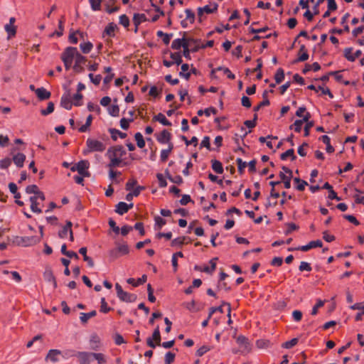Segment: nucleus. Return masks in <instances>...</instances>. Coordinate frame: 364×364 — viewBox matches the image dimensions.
I'll return each mask as SVG.
<instances>
[{
	"instance_id": "nucleus-40",
	"label": "nucleus",
	"mask_w": 364,
	"mask_h": 364,
	"mask_svg": "<svg viewBox=\"0 0 364 364\" xmlns=\"http://www.w3.org/2000/svg\"><path fill=\"white\" fill-rule=\"evenodd\" d=\"M80 48L82 53H88L91 51L92 48V44L90 42L82 43H80Z\"/></svg>"
},
{
	"instance_id": "nucleus-60",
	"label": "nucleus",
	"mask_w": 364,
	"mask_h": 364,
	"mask_svg": "<svg viewBox=\"0 0 364 364\" xmlns=\"http://www.w3.org/2000/svg\"><path fill=\"white\" fill-rule=\"evenodd\" d=\"M26 191L27 193H34L36 196L38 194L39 189L36 185H30L26 187Z\"/></svg>"
},
{
	"instance_id": "nucleus-20",
	"label": "nucleus",
	"mask_w": 364,
	"mask_h": 364,
	"mask_svg": "<svg viewBox=\"0 0 364 364\" xmlns=\"http://www.w3.org/2000/svg\"><path fill=\"white\" fill-rule=\"evenodd\" d=\"M96 314H97V312L95 310H93L89 313L82 312L80 314V320L82 323H86L90 318L95 316Z\"/></svg>"
},
{
	"instance_id": "nucleus-5",
	"label": "nucleus",
	"mask_w": 364,
	"mask_h": 364,
	"mask_svg": "<svg viewBox=\"0 0 364 364\" xmlns=\"http://www.w3.org/2000/svg\"><path fill=\"white\" fill-rule=\"evenodd\" d=\"M16 242L18 245H22L23 247H28L34 245L38 243L41 241V237L35 236H25V237H16Z\"/></svg>"
},
{
	"instance_id": "nucleus-50",
	"label": "nucleus",
	"mask_w": 364,
	"mask_h": 364,
	"mask_svg": "<svg viewBox=\"0 0 364 364\" xmlns=\"http://www.w3.org/2000/svg\"><path fill=\"white\" fill-rule=\"evenodd\" d=\"M54 104L52 102H48L47 108L41 111V114L46 116L51 114L54 111Z\"/></svg>"
},
{
	"instance_id": "nucleus-15",
	"label": "nucleus",
	"mask_w": 364,
	"mask_h": 364,
	"mask_svg": "<svg viewBox=\"0 0 364 364\" xmlns=\"http://www.w3.org/2000/svg\"><path fill=\"white\" fill-rule=\"evenodd\" d=\"M36 94L40 100H48L51 95L50 92L43 87L37 88Z\"/></svg>"
},
{
	"instance_id": "nucleus-30",
	"label": "nucleus",
	"mask_w": 364,
	"mask_h": 364,
	"mask_svg": "<svg viewBox=\"0 0 364 364\" xmlns=\"http://www.w3.org/2000/svg\"><path fill=\"white\" fill-rule=\"evenodd\" d=\"M146 21V15L144 14H135L133 17V21L136 26L139 25L141 23Z\"/></svg>"
},
{
	"instance_id": "nucleus-22",
	"label": "nucleus",
	"mask_w": 364,
	"mask_h": 364,
	"mask_svg": "<svg viewBox=\"0 0 364 364\" xmlns=\"http://www.w3.org/2000/svg\"><path fill=\"white\" fill-rule=\"evenodd\" d=\"M79 252H80V254H81L83 256L84 261L87 262V264L90 267H93L94 266L93 260L92 259V258H90V257H88L87 255V248L86 247H81L79 250Z\"/></svg>"
},
{
	"instance_id": "nucleus-33",
	"label": "nucleus",
	"mask_w": 364,
	"mask_h": 364,
	"mask_svg": "<svg viewBox=\"0 0 364 364\" xmlns=\"http://www.w3.org/2000/svg\"><path fill=\"white\" fill-rule=\"evenodd\" d=\"M217 257L213 258L210 261V267L206 266L203 268V271L205 273L211 274L216 268Z\"/></svg>"
},
{
	"instance_id": "nucleus-7",
	"label": "nucleus",
	"mask_w": 364,
	"mask_h": 364,
	"mask_svg": "<svg viewBox=\"0 0 364 364\" xmlns=\"http://www.w3.org/2000/svg\"><path fill=\"white\" fill-rule=\"evenodd\" d=\"M126 154L122 146H115L110 147L107 152L108 158L121 159Z\"/></svg>"
},
{
	"instance_id": "nucleus-42",
	"label": "nucleus",
	"mask_w": 364,
	"mask_h": 364,
	"mask_svg": "<svg viewBox=\"0 0 364 364\" xmlns=\"http://www.w3.org/2000/svg\"><path fill=\"white\" fill-rule=\"evenodd\" d=\"M298 341H299V339L296 338H292L291 340L290 341H288L287 342H284L282 346L284 348H287V349H289V348H291L292 347H294V346H296L297 343H298Z\"/></svg>"
},
{
	"instance_id": "nucleus-11",
	"label": "nucleus",
	"mask_w": 364,
	"mask_h": 364,
	"mask_svg": "<svg viewBox=\"0 0 364 364\" xmlns=\"http://www.w3.org/2000/svg\"><path fill=\"white\" fill-rule=\"evenodd\" d=\"M75 356L78 358L80 364H90L92 360V353L77 352Z\"/></svg>"
},
{
	"instance_id": "nucleus-51",
	"label": "nucleus",
	"mask_w": 364,
	"mask_h": 364,
	"mask_svg": "<svg viewBox=\"0 0 364 364\" xmlns=\"http://www.w3.org/2000/svg\"><path fill=\"white\" fill-rule=\"evenodd\" d=\"M109 114L113 117H117L119 113V106L117 105H113L108 108Z\"/></svg>"
},
{
	"instance_id": "nucleus-54",
	"label": "nucleus",
	"mask_w": 364,
	"mask_h": 364,
	"mask_svg": "<svg viewBox=\"0 0 364 364\" xmlns=\"http://www.w3.org/2000/svg\"><path fill=\"white\" fill-rule=\"evenodd\" d=\"M181 139L185 142V144L187 146H189L191 144L196 146L198 144V138L196 136H193L191 140H188V139L185 136H182Z\"/></svg>"
},
{
	"instance_id": "nucleus-8",
	"label": "nucleus",
	"mask_w": 364,
	"mask_h": 364,
	"mask_svg": "<svg viewBox=\"0 0 364 364\" xmlns=\"http://www.w3.org/2000/svg\"><path fill=\"white\" fill-rule=\"evenodd\" d=\"M90 166V163L87 160H82L77 163V171L82 176H89L90 173L87 169Z\"/></svg>"
},
{
	"instance_id": "nucleus-43",
	"label": "nucleus",
	"mask_w": 364,
	"mask_h": 364,
	"mask_svg": "<svg viewBox=\"0 0 364 364\" xmlns=\"http://www.w3.org/2000/svg\"><path fill=\"white\" fill-rule=\"evenodd\" d=\"M109 163L108 164L107 166L109 168H113L117 167L122 163V159H116V158H109Z\"/></svg>"
},
{
	"instance_id": "nucleus-2",
	"label": "nucleus",
	"mask_w": 364,
	"mask_h": 364,
	"mask_svg": "<svg viewBox=\"0 0 364 364\" xmlns=\"http://www.w3.org/2000/svg\"><path fill=\"white\" fill-rule=\"evenodd\" d=\"M105 149L106 145L103 142L88 138L86 140V147L82 150V154L86 156L91 152H102Z\"/></svg>"
},
{
	"instance_id": "nucleus-49",
	"label": "nucleus",
	"mask_w": 364,
	"mask_h": 364,
	"mask_svg": "<svg viewBox=\"0 0 364 364\" xmlns=\"http://www.w3.org/2000/svg\"><path fill=\"white\" fill-rule=\"evenodd\" d=\"M3 273L5 274H11L12 276V279L15 280L16 282H20L21 281V277L18 272L14 271L9 272L8 270H4Z\"/></svg>"
},
{
	"instance_id": "nucleus-57",
	"label": "nucleus",
	"mask_w": 364,
	"mask_h": 364,
	"mask_svg": "<svg viewBox=\"0 0 364 364\" xmlns=\"http://www.w3.org/2000/svg\"><path fill=\"white\" fill-rule=\"evenodd\" d=\"M302 124H303V121L297 119L294 122V123L292 125L290 126V129L294 128L295 132H300L301 130Z\"/></svg>"
},
{
	"instance_id": "nucleus-58",
	"label": "nucleus",
	"mask_w": 364,
	"mask_h": 364,
	"mask_svg": "<svg viewBox=\"0 0 364 364\" xmlns=\"http://www.w3.org/2000/svg\"><path fill=\"white\" fill-rule=\"evenodd\" d=\"M82 95L80 93H76L73 97V104L75 106H80L82 105Z\"/></svg>"
},
{
	"instance_id": "nucleus-19",
	"label": "nucleus",
	"mask_w": 364,
	"mask_h": 364,
	"mask_svg": "<svg viewBox=\"0 0 364 364\" xmlns=\"http://www.w3.org/2000/svg\"><path fill=\"white\" fill-rule=\"evenodd\" d=\"M72 223L70 221H68L66 225L62 228L61 230L59 231L58 236L60 238H65L67 235L70 233V231H72Z\"/></svg>"
},
{
	"instance_id": "nucleus-62",
	"label": "nucleus",
	"mask_w": 364,
	"mask_h": 364,
	"mask_svg": "<svg viewBox=\"0 0 364 364\" xmlns=\"http://www.w3.org/2000/svg\"><path fill=\"white\" fill-rule=\"evenodd\" d=\"M184 305L186 308L191 311L196 312L199 311V309L196 307V301L194 300H192L191 302L186 303Z\"/></svg>"
},
{
	"instance_id": "nucleus-34",
	"label": "nucleus",
	"mask_w": 364,
	"mask_h": 364,
	"mask_svg": "<svg viewBox=\"0 0 364 364\" xmlns=\"http://www.w3.org/2000/svg\"><path fill=\"white\" fill-rule=\"evenodd\" d=\"M60 354V352L58 350H50L46 358L51 360L52 362H56L58 360V356Z\"/></svg>"
},
{
	"instance_id": "nucleus-39",
	"label": "nucleus",
	"mask_w": 364,
	"mask_h": 364,
	"mask_svg": "<svg viewBox=\"0 0 364 364\" xmlns=\"http://www.w3.org/2000/svg\"><path fill=\"white\" fill-rule=\"evenodd\" d=\"M173 148V144H170V149H163L161 151L160 158H161V161H166L167 160L168 155L171 152Z\"/></svg>"
},
{
	"instance_id": "nucleus-48",
	"label": "nucleus",
	"mask_w": 364,
	"mask_h": 364,
	"mask_svg": "<svg viewBox=\"0 0 364 364\" xmlns=\"http://www.w3.org/2000/svg\"><path fill=\"white\" fill-rule=\"evenodd\" d=\"M5 31L7 32L9 37L14 36L16 34V30L14 25L6 24L4 26Z\"/></svg>"
},
{
	"instance_id": "nucleus-53",
	"label": "nucleus",
	"mask_w": 364,
	"mask_h": 364,
	"mask_svg": "<svg viewBox=\"0 0 364 364\" xmlns=\"http://www.w3.org/2000/svg\"><path fill=\"white\" fill-rule=\"evenodd\" d=\"M88 76L91 82L95 85H98L102 80V76L100 75H94L92 73H90Z\"/></svg>"
},
{
	"instance_id": "nucleus-10",
	"label": "nucleus",
	"mask_w": 364,
	"mask_h": 364,
	"mask_svg": "<svg viewBox=\"0 0 364 364\" xmlns=\"http://www.w3.org/2000/svg\"><path fill=\"white\" fill-rule=\"evenodd\" d=\"M87 60L85 57L82 55L80 53L75 58V63L73 66V70L77 73H81L84 71V68L82 67V64L86 63Z\"/></svg>"
},
{
	"instance_id": "nucleus-18",
	"label": "nucleus",
	"mask_w": 364,
	"mask_h": 364,
	"mask_svg": "<svg viewBox=\"0 0 364 364\" xmlns=\"http://www.w3.org/2000/svg\"><path fill=\"white\" fill-rule=\"evenodd\" d=\"M43 277L46 281L52 282L54 288L57 287V282L51 269H46L43 274Z\"/></svg>"
},
{
	"instance_id": "nucleus-32",
	"label": "nucleus",
	"mask_w": 364,
	"mask_h": 364,
	"mask_svg": "<svg viewBox=\"0 0 364 364\" xmlns=\"http://www.w3.org/2000/svg\"><path fill=\"white\" fill-rule=\"evenodd\" d=\"M158 37H162L163 42L164 44L168 45L170 43L171 38L173 36V33H165L162 31H158L156 33Z\"/></svg>"
},
{
	"instance_id": "nucleus-44",
	"label": "nucleus",
	"mask_w": 364,
	"mask_h": 364,
	"mask_svg": "<svg viewBox=\"0 0 364 364\" xmlns=\"http://www.w3.org/2000/svg\"><path fill=\"white\" fill-rule=\"evenodd\" d=\"M353 48H346L344 49V56L345 58L351 62L355 61V58H353V55L352 54Z\"/></svg>"
},
{
	"instance_id": "nucleus-9",
	"label": "nucleus",
	"mask_w": 364,
	"mask_h": 364,
	"mask_svg": "<svg viewBox=\"0 0 364 364\" xmlns=\"http://www.w3.org/2000/svg\"><path fill=\"white\" fill-rule=\"evenodd\" d=\"M60 105L68 110L71 109L73 104L71 100L70 92L69 90H66V92L63 95L60 100Z\"/></svg>"
},
{
	"instance_id": "nucleus-31",
	"label": "nucleus",
	"mask_w": 364,
	"mask_h": 364,
	"mask_svg": "<svg viewBox=\"0 0 364 364\" xmlns=\"http://www.w3.org/2000/svg\"><path fill=\"white\" fill-rule=\"evenodd\" d=\"M189 70V65L188 64H183L181 65V71L179 73V75L182 77H184L186 80H188L191 76V73L188 72Z\"/></svg>"
},
{
	"instance_id": "nucleus-36",
	"label": "nucleus",
	"mask_w": 364,
	"mask_h": 364,
	"mask_svg": "<svg viewBox=\"0 0 364 364\" xmlns=\"http://www.w3.org/2000/svg\"><path fill=\"white\" fill-rule=\"evenodd\" d=\"M135 140L136 141L138 147L142 149L145 146V141L142 134L140 132H137L134 135Z\"/></svg>"
},
{
	"instance_id": "nucleus-37",
	"label": "nucleus",
	"mask_w": 364,
	"mask_h": 364,
	"mask_svg": "<svg viewBox=\"0 0 364 364\" xmlns=\"http://www.w3.org/2000/svg\"><path fill=\"white\" fill-rule=\"evenodd\" d=\"M274 79L276 83H281L284 79V72L282 68H279L275 74Z\"/></svg>"
},
{
	"instance_id": "nucleus-61",
	"label": "nucleus",
	"mask_w": 364,
	"mask_h": 364,
	"mask_svg": "<svg viewBox=\"0 0 364 364\" xmlns=\"http://www.w3.org/2000/svg\"><path fill=\"white\" fill-rule=\"evenodd\" d=\"M186 239V237L175 238L171 241V245L181 247L184 243Z\"/></svg>"
},
{
	"instance_id": "nucleus-64",
	"label": "nucleus",
	"mask_w": 364,
	"mask_h": 364,
	"mask_svg": "<svg viewBox=\"0 0 364 364\" xmlns=\"http://www.w3.org/2000/svg\"><path fill=\"white\" fill-rule=\"evenodd\" d=\"M299 269L301 272H303V271L310 272V271H311V267L309 263H308L306 262H301L299 267Z\"/></svg>"
},
{
	"instance_id": "nucleus-46",
	"label": "nucleus",
	"mask_w": 364,
	"mask_h": 364,
	"mask_svg": "<svg viewBox=\"0 0 364 364\" xmlns=\"http://www.w3.org/2000/svg\"><path fill=\"white\" fill-rule=\"evenodd\" d=\"M92 358L96 359L99 364H103L106 363V359L102 353H92Z\"/></svg>"
},
{
	"instance_id": "nucleus-6",
	"label": "nucleus",
	"mask_w": 364,
	"mask_h": 364,
	"mask_svg": "<svg viewBox=\"0 0 364 364\" xmlns=\"http://www.w3.org/2000/svg\"><path fill=\"white\" fill-rule=\"evenodd\" d=\"M80 53L75 47H68L61 55L62 60H68L73 63V59H75Z\"/></svg>"
},
{
	"instance_id": "nucleus-17",
	"label": "nucleus",
	"mask_w": 364,
	"mask_h": 364,
	"mask_svg": "<svg viewBox=\"0 0 364 364\" xmlns=\"http://www.w3.org/2000/svg\"><path fill=\"white\" fill-rule=\"evenodd\" d=\"M171 137V134L166 129L163 130L157 136V141L161 144L168 143Z\"/></svg>"
},
{
	"instance_id": "nucleus-29",
	"label": "nucleus",
	"mask_w": 364,
	"mask_h": 364,
	"mask_svg": "<svg viewBox=\"0 0 364 364\" xmlns=\"http://www.w3.org/2000/svg\"><path fill=\"white\" fill-rule=\"evenodd\" d=\"M147 279L146 275L144 274L141 278L138 279V282H136L134 278H129L127 279V283L129 284H132L134 287H137L139 284H144L146 282Z\"/></svg>"
},
{
	"instance_id": "nucleus-55",
	"label": "nucleus",
	"mask_w": 364,
	"mask_h": 364,
	"mask_svg": "<svg viewBox=\"0 0 364 364\" xmlns=\"http://www.w3.org/2000/svg\"><path fill=\"white\" fill-rule=\"evenodd\" d=\"M12 160L10 158H5L0 161V168L6 169L11 164Z\"/></svg>"
},
{
	"instance_id": "nucleus-52",
	"label": "nucleus",
	"mask_w": 364,
	"mask_h": 364,
	"mask_svg": "<svg viewBox=\"0 0 364 364\" xmlns=\"http://www.w3.org/2000/svg\"><path fill=\"white\" fill-rule=\"evenodd\" d=\"M186 13V20L189 21L191 23H193L195 20V14L189 9H186L185 10Z\"/></svg>"
},
{
	"instance_id": "nucleus-21",
	"label": "nucleus",
	"mask_w": 364,
	"mask_h": 364,
	"mask_svg": "<svg viewBox=\"0 0 364 364\" xmlns=\"http://www.w3.org/2000/svg\"><path fill=\"white\" fill-rule=\"evenodd\" d=\"M109 132L111 134V137L113 140L116 141L117 137L119 136L121 139H124L127 136V134L120 132L116 129H109Z\"/></svg>"
},
{
	"instance_id": "nucleus-4",
	"label": "nucleus",
	"mask_w": 364,
	"mask_h": 364,
	"mask_svg": "<svg viewBox=\"0 0 364 364\" xmlns=\"http://www.w3.org/2000/svg\"><path fill=\"white\" fill-rule=\"evenodd\" d=\"M115 289L117 297L122 301L132 303L134 302L137 299L136 294L124 291L118 283L115 284Z\"/></svg>"
},
{
	"instance_id": "nucleus-1",
	"label": "nucleus",
	"mask_w": 364,
	"mask_h": 364,
	"mask_svg": "<svg viewBox=\"0 0 364 364\" xmlns=\"http://www.w3.org/2000/svg\"><path fill=\"white\" fill-rule=\"evenodd\" d=\"M186 33H183V36L182 38H176L173 41L171 44V48L174 50H179L181 47L183 48V46L188 44V43H194L196 44V47L191 48L193 53L198 51L200 49V41L197 39H194L191 37L186 38Z\"/></svg>"
},
{
	"instance_id": "nucleus-26",
	"label": "nucleus",
	"mask_w": 364,
	"mask_h": 364,
	"mask_svg": "<svg viewBox=\"0 0 364 364\" xmlns=\"http://www.w3.org/2000/svg\"><path fill=\"white\" fill-rule=\"evenodd\" d=\"M218 6L217 4L213 3L211 5H206L203 7H200V8L202 9V11H203L204 14H213L215 11H217Z\"/></svg>"
},
{
	"instance_id": "nucleus-28",
	"label": "nucleus",
	"mask_w": 364,
	"mask_h": 364,
	"mask_svg": "<svg viewBox=\"0 0 364 364\" xmlns=\"http://www.w3.org/2000/svg\"><path fill=\"white\" fill-rule=\"evenodd\" d=\"M30 201L31 203V209L33 213H41L42 212L41 208H38V203H37V196H31L30 198Z\"/></svg>"
},
{
	"instance_id": "nucleus-13",
	"label": "nucleus",
	"mask_w": 364,
	"mask_h": 364,
	"mask_svg": "<svg viewBox=\"0 0 364 364\" xmlns=\"http://www.w3.org/2000/svg\"><path fill=\"white\" fill-rule=\"evenodd\" d=\"M133 203L127 204L124 202H119L116 205V213L119 215H122L133 207Z\"/></svg>"
},
{
	"instance_id": "nucleus-41",
	"label": "nucleus",
	"mask_w": 364,
	"mask_h": 364,
	"mask_svg": "<svg viewBox=\"0 0 364 364\" xmlns=\"http://www.w3.org/2000/svg\"><path fill=\"white\" fill-rule=\"evenodd\" d=\"M151 338L154 340L157 345H161V333L159 326L154 331Z\"/></svg>"
},
{
	"instance_id": "nucleus-47",
	"label": "nucleus",
	"mask_w": 364,
	"mask_h": 364,
	"mask_svg": "<svg viewBox=\"0 0 364 364\" xmlns=\"http://www.w3.org/2000/svg\"><path fill=\"white\" fill-rule=\"evenodd\" d=\"M166 173L167 175L168 178L173 183L181 184L183 183V178L181 176H175L173 177L168 173L167 171H166Z\"/></svg>"
},
{
	"instance_id": "nucleus-27",
	"label": "nucleus",
	"mask_w": 364,
	"mask_h": 364,
	"mask_svg": "<svg viewBox=\"0 0 364 364\" xmlns=\"http://www.w3.org/2000/svg\"><path fill=\"white\" fill-rule=\"evenodd\" d=\"M288 157H291L292 161L296 159V156L294 154V150L293 149H288L280 156V159L283 161L287 160Z\"/></svg>"
},
{
	"instance_id": "nucleus-38",
	"label": "nucleus",
	"mask_w": 364,
	"mask_h": 364,
	"mask_svg": "<svg viewBox=\"0 0 364 364\" xmlns=\"http://www.w3.org/2000/svg\"><path fill=\"white\" fill-rule=\"evenodd\" d=\"M89 2L92 11H97L101 10L102 0H89Z\"/></svg>"
},
{
	"instance_id": "nucleus-56",
	"label": "nucleus",
	"mask_w": 364,
	"mask_h": 364,
	"mask_svg": "<svg viewBox=\"0 0 364 364\" xmlns=\"http://www.w3.org/2000/svg\"><path fill=\"white\" fill-rule=\"evenodd\" d=\"M176 355L172 352H168L165 355V363L166 364H171L175 359Z\"/></svg>"
},
{
	"instance_id": "nucleus-14",
	"label": "nucleus",
	"mask_w": 364,
	"mask_h": 364,
	"mask_svg": "<svg viewBox=\"0 0 364 364\" xmlns=\"http://www.w3.org/2000/svg\"><path fill=\"white\" fill-rule=\"evenodd\" d=\"M90 348L93 350H98L100 348V339L96 334H92L90 338Z\"/></svg>"
},
{
	"instance_id": "nucleus-45",
	"label": "nucleus",
	"mask_w": 364,
	"mask_h": 364,
	"mask_svg": "<svg viewBox=\"0 0 364 364\" xmlns=\"http://www.w3.org/2000/svg\"><path fill=\"white\" fill-rule=\"evenodd\" d=\"M170 57L173 60V64L176 63L178 65L181 64L182 58L180 53H171Z\"/></svg>"
},
{
	"instance_id": "nucleus-59",
	"label": "nucleus",
	"mask_w": 364,
	"mask_h": 364,
	"mask_svg": "<svg viewBox=\"0 0 364 364\" xmlns=\"http://www.w3.org/2000/svg\"><path fill=\"white\" fill-rule=\"evenodd\" d=\"M133 122V118H130L129 119H126V118H122L120 120V126L122 127V129L126 130L129 128V122Z\"/></svg>"
},
{
	"instance_id": "nucleus-3",
	"label": "nucleus",
	"mask_w": 364,
	"mask_h": 364,
	"mask_svg": "<svg viewBox=\"0 0 364 364\" xmlns=\"http://www.w3.org/2000/svg\"><path fill=\"white\" fill-rule=\"evenodd\" d=\"M129 252V248L127 244L117 243L116 247L109 251V255L112 259H115L122 255H127Z\"/></svg>"
},
{
	"instance_id": "nucleus-25",
	"label": "nucleus",
	"mask_w": 364,
	"mask_h": 364,
	"mask_svg": "<svg viewBox=\"0 0 364 364\" xmlns=\"http://www.w3.org/2000/svg\"><path fill=\"white\" fill-rule=\"evenodd\" d=\"M237 343L240 346L243 350H248L249 344L247 342V339L243 336H239L237 338Z\"/></svg>"
},
{
	"instance_id": "nucleus-35",
	"label": "nucleus",
	"mask_w": 364,
	"mask_h": 364,
	"mask_svg": "<svg viewBox=\"0 0 364 364\" xmlns=\"http://www.w3.org/2000/svg\"><path fill=\"white\" fill-rule=\"evenodd\" d=\"M92 121V116L89 115L86 119L85 124L79 128V132H86L88 130L90 126L91 125Z\"/></svg>"
},
{
	"instance_id": "nucleus-12",
	"label": "nucleus",
	"mask_w": 364,
	"mask_h": 364,
	"mask_svg": "<svg viewBox=\"0 0 364 364\" xmlns=\"http://www.w3.org/2000/svg\"><path fill=\"white\" fill-rule=\"evenodd\" d=\"M323 243L320 240H313L306 245L299 247L298 248H296V250H299L303 252H307L312 248L321 247Z\"/></svg>"
},
{
	"instance_id": "nucleus-63",
	"label": "nucleus",
	"mask_w": 364,
	"mask_h": 364,
	"mask_svg": "<svg viewBox=\"0 0 364 364\" xmlns=\"http://www.w3.org/2000/svg\"><path fill=\"white\" fill-rule=\"evenodd\" d=\"M202 147H205L208 150H211L209 136H205L203 137L200 143V148Z\"/></svg>"
},
{
	"instance_id": "nucleus-24",
	"label": "nucleus",
	"mask_w": 364,
	"mask_h": 364,
	"mask_svg": "<svg viewBox=\"0 0 364 364\" xmlns=\"http://www.w3.org/2000/svg\"><path fill=\"white\" fill-rule=\"evenodd\" d=\"M211 164H212V168L215 172H216L217 173H223V167L221 162H220L218 160L213 159L211 161Z\"/></svg>"
},
{
	"instance_id": "nucleus-16",
	"label": "nucleus",
	"mask_w": 364,
	"mask_h": 364,
	"mask_svg": "<svg viewBox=\"0 0 364 364\" xmlns=\"http://www.w3.org/2000/svg\"><path fill=\"white\" fill-rule=\"evenodd\" d=\"M12 160L17 167L22 168L26 160V156L22 153H18L13 156Z\"/></svg>"
},
{
	"instance_id": "nucleus-23",
	"label": "nucleus",
	"mask_w": 364,
	"mask_h": 364,
	"mask_svg": "<svg viewBox=\"0 0 364 364\" xmlns=\"http://www.w3.org/2000/svg\"><path fill=\"white\" fill-rule=\"evenodd\" d=\"M153 119L154 121L159 122L161 124H162L164 126H171V123L161 113H159L157 115H155Z\"/></svg>"
}]
</instances>
